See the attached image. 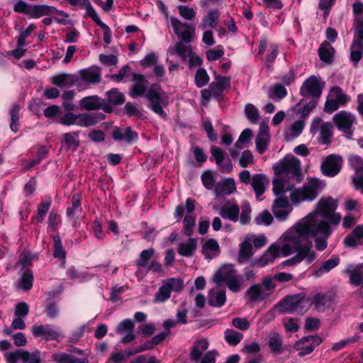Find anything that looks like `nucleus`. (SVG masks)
Segmentation results:
<instances>
[{
  "instance_id": "obj_1",
  "label": "nucleus",
  "mask_w": 363,
  "mask_h": 363,
  "mask_svg": "<svg viewBox=\"0 0 363 363\" xmlns=\"http://www.w3.org/2000/svg\"><path fill=\"white\" fill-rule=\"evenodd\" d=\"M147 86L146 83L135 82L131 88L130 96L134 99L145 94L146 99L150 102L149 108L154 113L166 119L167 114L162 108L165 104L160 93V86L155 83L147 91Z\"/></svg>"
},
{
  "instance_id": "obj_2",
  "label": "nucleus",
  "mask_w": 363,
  "mask_h": 363,
  "mask_svg": "<svg viewBox=\"0 0 363 363\" xmlns=\"http://www.w3.org/2000/svg\"><path fill=\"white\" fill-rule=\"evenodd\" d=\"M320 187V180L317 178L311 179L302 188L293 191L290 194V199L294 203L301 201H312L316 199Z\"/></svg>"
},
{
  "instance_id": "obj_3",
  "label": "nucleus",
  "mask_w": 363,
  "mask_h": 363,
  "mask_svg": "<svg viewBox=\"0 0 363 363\" xmlns=\"http://www.w3.org/2000/svg\"><path fill=\"white\" fill-rule=\"evenodd\" d=\"M275 174L280 176L284 174H290L292 177H301V168L300 160L292 156L291 158L284 157L277 164L274 166Z\"/></svg>"
},
{
  "instance_id": "obj_4",
  "label": "nucleus",
  "mask_w": 363,
  "mask_h": 363,
  "mask_svg": "<svg viewBox=\"0 0 363 363\" xmlns=\"http://www.w3.org/2000/svg\"><path fill=\"white\" fill-rule=\"evenodd\" d=\"M343 158L335 154L328 155L320 164L322 174L328 177H334L337 175L342 167Z\"/></svg>"
},
{
  "instance_id": "obj_5",
  "label": "nucleus",
  "mask_w": 363,
  "mask_h": 363,
  "mask_svg": "<svg viewBox=\"0 0 363 363\" xmlns=\"http://www.w3.org/2000/svg\"><path fill=\"white\" fill-rule=\"evenodd\" d=\"M81 110L87 111L102 110L106 113H112L111 106L104 104V99L97 95H91L83 97L79 101Z\"/></svg>"
},
{
  "instance_id": "obj_6",
  "label": "nucleus",
  "mask_w": 363,
  "mask_h": 363,
  "mask_svg": "<svg viewBox=\"0 0 363 363\" xmlns=\"http://www.w3.org/2000/svg\"><path fill=\"white\" fill-rule=\"evenodd\" d=\"M303 298L300 294L288 295L281 298L276 307L280 313H294L301 311L303 309Z\"/></svg>"
},
{
  "instance_id": "obj_7",
  "label": "nucleus",
  "mask_w": 363,
  "mask_h": 363,
  "mask_svg": "<svg viewBox=\"0 0 363 363\" xmlns=\"http://www.w3.org/2000/svg\"><path fill=\"white\" fill-rule=\"evenodd\" d=\"M32 334L35 337H42L46 341H60V338L64 335L57 330V328L50 324L37 325L32 327Z\"/></svg>"
},
{
  "instance_id": "obj_8",
  "label": "nucleus",
  "mask_w": 363,
  "mask_h": 363,
  "mask_svg": "<svg viewBox=\"0 0 363 363\" xmlns=\"http://www.w3.org/2000/svg\"><path fill=\"white\" fill-rule=\"evenodd\" d=\"M322 342V338L318 335H308L296 342L294 348L298 351V356L302 357L311 353Z\"/></svg>"
},
{
  "instance_id": "obj_9",
  "label": "nucleus",
  "mask_w": 363,
  "mask_h": 363,
  "mask_svg": "<svg viewBox=\"0 0 363 363\" xmlns=\"http://www.w3.org/2000/svg\"><path fill=\"white\" fill-rule=\"evenodd\" d=\"M348 164L354 170L356 177L353 178V184L357 190H361L363 194V159L357 155H350L348 157Z\"/></svg>"
},
{
  "instance_id": "obj_10",
  "label": "nucleus",
  "mask_w": 363,
  "mask_h": 363,
  "mask_svg": "<svg viewBox=\"0 0 363 363\" xmlns=\"http://www.w3.org/2000/svg\"><path fill=\"white\" fill-rule=\"evenodd\" d=\"M112 138L116 142H125L131 144L138 141V134L130 126L122 128L119 126H113L111 133Z\"/></svg>"
},
{
  "instance_id": "obj_11",
  "label": "nucleus",
  "mask_w": 363,
  "mask_h": 363,
  "mask_svg": "<svg viewBox=\"0 0 363 363\" xmlns=\"http://www.w3.org/2000/svg\"><path fill=\"white\" fill-rule=\"evenodd\" d=\"M322 94V87L315 76L308 78L300 89V94L302 96H312L313 98H319Z\"/></svg>"
},
{
  "instance_id": "obj_12",
  "label": "nucleus",
  "mask_w": 363,
  "mask_h": 363,
  "mask_svg": "<svg viewBox=\"0 0 363 363\" xmlns=\"http://www.w3.org/2000/svg\"><path fill=\"white\" fill-rule=\"evenodd\" d=\"M333 122L338 128L346 134H352L351 128L354 123V116L345 111H341L333 116Z\"/></svg>"
},
{
  "instance_id": "obj_13",
  "label": "nucleus",
  "mask_w": 363,
  "mask_h": 363,
  "mask_svg": "<svg viewBox=\"0 0 363 363\" xmlns=\"http://www.w3.org/2000/svg\"><path fill=\"white\" fill-rule=\"evenodd\" d=\"M219 213L224 219L230 220L234 223L237 222L239 220L240 207L235 199L228 201L220 208Z\"/></svg>"
},
{
  "instance_id": "obj_14",
  "label": "nucleus",
  "mask_w": 363,
  "mask_h": 363,
  "mask_svg": "<svg viewBox=\"0 0 363 363\" xmlns=\"http://www.w3.org/2000/svg\"><path fill=\"white\" fill-rule=\"evenodd\" d=\"M106 98L104 99V104L111 106L112 113L113 107L122 105L125 101V96L123 93L121 92L117 88H112L107 91L105 94Z\"/></svg>"
},
{
  "instance_id": "obj_15",
  "label": "nucleus",
  "mask_w": 363,
  "mask_h": 363,
  "mask_svg": "<svg viewBox=\"0 0 363 363\" xmlns=\"http://www.w3.org/2000/svg\"><path fill=\"white\" fill-rule=\"evenodd\" d=\"M312 242L306 239L302 242L301 239L296 238L293 240V247L297 254L295 255L296 258L299 262H301L308 255L309 250L312 247Z\"/></svg>"
},
{
  "instance_id": "obj_16",
  "label": "nucleus",
  "mask_w": 363,
  "mask_h": 363,
  "mask_svg": "<svg viewBox=\"0 0 363 363\" xmlns=\"http://www.w3.org/2000/svg\"><path fill=\"white\" fill-rule=\"evenodd\" d=\"M337 208V202L331 196L321 198L317 203V211L322 217L334 213Z\"/></svg>"
},
{
  "instance_id": "obj_17",
  "label": "nucleus",
  "mask_w": 363,
  "mask_h": 363,
  "mask_svg": "<svg viewBox=\"0 0 363 363\" xmlns=\"http://www.w3.org/2000/svg\"><path fill=\"white\" fill-rule=\"evenodd\" d=\"M236 270L233 264H223L214 274V281L217 284L230 279L235 276Z\"/></svg>"
},
{
  "instance_id": "obj_18",
  "label": "nucleus",
  "mask_w": 363,
  "mask_h": 363,
  "mask_svg": "<svg viewBox=\"0 0 363 363\" xmlns=\"http://www.w3.org/2000/svg\"><path fill=\"white\" fill-rule=\"evenodd\" d=\"M363 238V225H357L344 239V245L350 248H355L361 245V240Z\"/></svg>"
},
{
  "instance_id": "obj_19",
  "label": "nucleus",
  "mask_w": 363,
  "mask_h": 363,
  "mask_svg": "<svg viewBox=\"0 0 363 363\" xmlns=\"http://www.w3.org/2000/svg\"><path fill=\"white\" fill-rule=\"evenodd\" d=\"M246 295L250 301L261 302L268 298L270 296V293L265 291L260 284H255L247 289Z\"/></svg>"
},
{
  "instance_id": "obj_20",
  "label": "nucleus",
  "mask_w": 363,
  "mask_h": 363,
  "mask_svg": "<svg viewBox=\"0 0 363 363\" xmlns=\"http://www.w3.org/2000/svg\"><path fill=\"white\" fill-rule=\"evenodd\" d=\"M236 191L235 180L233 178H227L218 182L215 187V195L216 197L220 196L223 194L230 195Z\"/></svg>"
},
{
  "instance_id": "obj_21",
  "label": "nucleus",
  "mask_w": 363,
  "mask_h": 363,
  "mask_svg": "<svg viewBox=\"0 0 363 363\" xmlns=\"http://www.w3.org/2000/svg\"><path fill=\"white\" fill-rule=\"evenodd\" d=\"M345 273L350 276V281L354 286H359L363 283V263L357 265L348 264Z\"/></svg>"
},
{
  "instance_id": "obj_22",
  "label": "nucleus",
  "mask_w": 363,
  "mask_h": 363,
  "mask_svg": "<svg viewBox=\"0 0 363 363\" xmlns=\"http://www.w3.org/2000/svg\"><path fill=\"white\" fill-rule=\"evenodd\" d=\"M333 301V296L328 294L316 293L312 300V304L318 311H324Z\"/></svg>"
},
{
  "instance_id": "obj_23",
  "label": "nucleus",
  "mask_w": 363,
  "mask_h": 363,
  "mask_svg": "<svg viewBox=\"0 0 363 363\" xmlns=\"http://www.w3.org/2000/svg\"><path fill=\"white\" fill-rule=\"evenodd\" d=\"M296 230L300 235L306 237V238L308 237L314 238L319 233L317 223L313 220L299 223Z\"/></svg>"
},
{
  "instance_id": "obj_24",
  "label": "nucleus",
  "mask_w": 363,
  "mask_h": 363,
  "mask_svg": "<svg viewBox=\"0 0 363 363\" xmlns=\"http://www.w3.org/2000/svg\"><path fill=\"white\" fill-rule=\"evenodd\" d=\"M201 252L208 259H211L213 257L218 255L220 247L218 241L214 238L208 239L202 246Z\"/></svg>"
},
{
  "instance_id": "obj_25",
  "label": "nucleus",
  "mask_w": 363,
  "mask_h": 363,
  "mask_svg": "<svg viewBox=\"0 0 363 363\" xmlns=\"http://www.w3.org/2000/svg\"><path fill=\"white\" fill-rule=\"evenodd\" d=\"M209 343L206 339H199L194 342L190 352V359L191 361H199L203 352L208 349Z\"/></svg>"
},
{
  "instance_id": "obj_26",
  "label": "nucleus",
  "mask_w": 363,
  "mask_h": 363,
  "mask_svg": "<svg viewBox=\"0 0 363 363\" xmlns=\"http://www.w3.org/2000/svg\"><path fill=\"white\" fill-rule=\"evenodd\" d=\"M197 247V240L189 238L186 242H181L178 245V253L184 257H190L196 251Z\"/></svg>"
},
{
  "instance_id": "obj_27",
  "label": "nucleus",
  "mask_w": 363,
  "mask_h": 363,
  "mask_svg": "<svg viewBox=\"0 0 363 363\" xmlns=\"http://www.w3.org/2000/svg\"><path fill=\"white\" fill-rule=\"evenodd\" d=\"M79 131L68 132L63 134L62 145L67 149H70L72 151H76L79 147L80 143L79 140Z\"/></svg>"
},
{
  "instance_id": "obj_28",
  "label": "nucleus",
  "mask_w": 363,
  "mask_h": 363,
  "mask_svg": "<svg viewBox=\"0 0 363 363\" xmlns=\"http://www.w3.org/2000/svg\"><path fill=\"white\" fill-rule=\"evenodd\" d=\"M335 50L328 41L323 42L318 49V55L321 61L331 64L333 61Z\"/></svg>"
},
{
  "instance_id": "obj_29",
  "label": "nucleus",
  "mask_w": 363,
  "mask_h": 363,
  "mask_svg": "<svg viewBox=\"0 0 363 363\" xmlns=\"http://www.w3.org/2000/svg\"><path fill=\"white\" fill-rule=\"evenodd\" d=\"M265 179L266 176L263 174H255L252 176L250 184L255 193L257 199L262 196L266 190V187L264 186Z\"/></svg>"
},
{
  "instance_id": "obj_30",
  "label": "nucleus",
  "mask_w": 363,
  "mask_h": 363,
  "mask_svg": "<svg viewBox=\"0 0 363 363\" xmlns=\"http://www.w3.org/2000/svg\"><path fill=\"white\" fill-rule=\"evenodd\" d=\"M79 76L83 82L89 84H98L101 80V72L94 69H80Z\"/></svg>"
},
{
  "instance_id": "obj_31",
  "label": "nucleus",
  "mask_w": 363,
  "mask_h": 363,
  "mask_svg": "<svg viewBox=\"0 0 363 363\" xmlns=\"http://www.w3.org/2000/svg\"><path fill=\"white\" fill-rule=\"evenodd\" d=\"M30 357V353L23 350H16L15 352H9L5 354L7 363H17L19 359L27 362Z\"/></svg>"
},
{
  "instance_id": "obj_32",
  "label": "nucleus",
  "mask_w": 363,
  "mask_h": 363,
  "mask_svg": "<svg viewBox=\"0 0 363 363\" xmlns=\"http://www.w3.org/2000/svg\"><path fill=\"white\" fill-rule=\"evenodd\" d=\"M230 87V78L229 77H221L218 75L216 77V82L210 84L209 88L213 91H218L223 93L225 89Z\"/></svg>"
},
{
  "instance_id": "obj_33",
  "label": "nucleus",
  "mask_w": 363,
  "mask_h": 363,
  "mask_svg": "<svg viewBox=\"0 0 363 363\" xmlns=\"http://www.w3.org/2000/svg\"><path fill=\"white\" fill-rule=\"evenodd\" d=\"M253 255L252 246L250 240L245 239L240 245L238 262L243 263L247 261Z\"/></svg>"
},
{
  "instance_id": "obj_34",
  "label": "nucleus",
  "mask_w": 363,
  "mask_h": 363,
  "mask_svg": "<svg viewBox=\"0 0 363 363\" xmlns=\"http://www.w3.org/2000/svg\"><path fill=\"white\" fill-rule=\"evenodd\" d=\"M219 16L220 13L218 9L209 10L207 15L203 19L202 28L205 29L206 27L216 28L218 24Z\"/></svg>"
},
{
  "instance_id": "obj_35",
  "label": "nucleus",
  "mask_w": 363,
  "mask_h": 363,
  "mask_svg": "<svg viewBox=\"0 0 363 363\" xmlns=\"http://www.w3.org/2000/svg\"><path fill=\"white\" fill-rule=\"evenodd\" d=\"M20 110L21 106L17 104H13L10 110L11 121L9 126L13 133H17L19 130Z\"/></svg>"
},
{
  "instance_id": "obj_36",
  "label": "nucleus",
  "mask_w": 363,
  "mask_h": 363,
  "mask_svg": "<svg viewBox=\"0 0 363 363\" xmlns=\"http://www.w3.org/2000/svg\"><path fill=\"white\" fill-rule=\"evenodd\" d=\"M332 125L330 123H324L320 128L319 143L322 145H328L331 142L333 136Z\"/></svg>"
},
{
  "instance_id": "obj_37",
  "label": "nucleus",
  "mask_w": 363,
  "mask_h": 363,
  "mask_svg": "<svg viewBox=\"0 0 363 363\" xmlns=\"http://www.w3.org/2000/svg\"><path fill=\"white\" fill-rule=\"evenodd\" d=\"M82 196L79 194H74L71 198V206H68L66 209V216L67 217H74L75 214L82 211Z\"/></svg>"
},
{
  "instance_id": "obj_38",
  "label": "nucleus",
  "mask_w": 363,
  "mask_h": 363,
  "mask_svg": "<svg viewBox=\"0 0 363 363\" xmlns=\"http://www.w3.org/2000/svg\"><path fill=\"white\" fill-rule=\"evenodd\" d=\"M123 113L128 117L136 118L137 119H145V116L141 110L132 102H127L123 109Z\"/></svg>"
},
{
  "instance_id": "obj_39",
  "label": "nucleus",
  "mask_w": 363,
  "mask_h": 363,
  "mask_svg": "<svg viewBox=\"0 0 363 363\" xmlns=\"http://www.w3.org/2000/svg\"><path fill=\"white\" fill-rule=\"evenodd\" d=\"M340 262L338 256L333 255L330 259L325 261L316 272V276H320L323 273H328L335 267H336Z\"/></svg>"
},
{
  "instance_id": "obj_40",
  "label": "nucleus",
  "mask_w": 363,
  "mask_h": 363,
  "mask_svg": "<svg viewBox=\"0 0 363 363\" xmlns=\"http://www.w3.org/2000/svg\"><path fill=\"white\" fill-rule=\"evenodd\" d=\"M282 338L281 335L277 333H272L269 337L268 340V346L270 349V351L274 354H281V346H282Z\"/></svg>"
},
{
  "instance_id": "obj_41",
  "label": "nucleus",
  "mask_w": 363,
  "mask_h": 363,
  "mask_svg": "<svg viewBox=\"0 0 363 363\" xmlns=\"http://www.w3.org/2000/svg\"><path fill=\"white\" fill-rule=\"evenodd\" d=\"M97 123V119L95 116L83 113L77 115V125L80 127H90L94 126Z\"/></svg>"
},
{
  "instance_id": "obj_42",
  "label": "nucleus",
  "mask_w": 363,
  "mask_h": 363,
  "mask_svg": "<svg viewBox=\"0 0 363 363\" xmlns=\"http://www.w3.org/2000/svg\"><path fill=\"white\" fill-rule=\"evenodd\" d=\"M213 291H210L208 303L213 307H222L226 301V296L225 290H220L216 292L215 298L212 297Z\"/></svg>"
},
{
  "instance_id": "obj_43",
  "label": "nucleus",
  "mask_w": 363,
  "mask_h": 363,
  "mask_svg": "<svg viewBox=\"0 0 363 363\" xmlns=\"http://www.w3.org/2000/svg\"><path fill=\"white\" fill-rule=\"evenodd\" d=\"M154 248H149L143 250L139 256V258L136 259L135 264L139 268H143L148 267V262L155 254Z\"/></svg>"
},
{
  "instance_id": "obj_44",
  "label": "nucleus",
  "mask_w": 363,
  "mask_h": 363,
  "mask_svg": "<svg viewBox=\"0 0 363 363\" xmlns=\"http://www.w3.org/2000/svg\"><path fill=\"white\" fill-rule=\"evenodd\" d=\"M225 340L231 346L238 345L243 338V335L232 329L225 331Z\"/></svg>"
},
{
  "instance_id": "obj_45",
  "label": "nucleus",
  "mask_w": 363,
  "mask_h": 363,
  "mask_svg": "<svg viewBox=\"0 0 363 363\" xmlns=\"http://www.w3.org/2000/svg\"><path fill=\"white\" fill-rule=\"evenodd\" d=\"M33 280L34 277L32 270L30 269H26L21 278L20 286L23 289L28 291L33 287Z\"/></svg>"
},
{
  "instance_id": "obj_46",
  "label": "nucleus",
  "mask_w": 363,
  "mask_h": 363,
  "mask_svg": "<svg viewBox=\"0 0 363 363\" xmlns=\"http://www.w3.org/2000/svg\"><path fill=\"white\" fill-rule=\"evenodd\" d=\"M171 295V291L164 281L162 285L159 288L158 291L155 295L154 302L163 303L168 300Z\"/></svg>"
},
{
  "instance_id": "obj_47",
  "label": "nucleus",
  "mask_w": 363,
  "mask_h": 363,
  "mask_svg": "<svg viewBox=\"0 0 363 363\" xmlns=\"http://www.w3.org/2000/svg\"><path fill=\"white\" fill-rule=\"evenodd\" d=\"M169 52L172 54L178 55L185 61L186 60L187 55H189V52L192 51L191 46H186L182 42H178L174 48L169 50Z\"/></svg>"
},
{
  "instance_id": "obj_48",
  "label": "nucleus",
  "mask_w": 363,
  "mask_h": 363,
  "mask_svg": "<svg viewBox=\"0 0 363 363\" xmlns=\"http://www.w3.org/2000/svg\"><path fill=\"white\" fill-rule=\"evenodd\" d=\"M53 257L57 259H65L66 251L62 246V242L59 235L53 236Z\"/></svg>"
},
{
  "instance_id": "obj_49",
  "label": "nucleus",
  "mask_w": 363,
  "mask_h": 363,
  "mask_svg": "<svg viewBox=\"0 0 363 363\" xmlns=\"http://www.w3.org/2000/svg\"><path fill=\"white\" fill-rule=\"evenodd\" d=\"M195 225V217L186 215L183 220V234L187 237H191L194 234Z\"/></svg>"
},
{
  "instance_id": "obj_50",
  "label": "nucleus",
  "mask_w": 363,
  "mask_h": 363,
  "mask_svg": "<svg viewBox=\"0 0 363 363\" xmlns=\"http://www.w3.org/2000/svg\"><path fill=\"white\" fill-rule=\"evenodd\" d=\"M201 182L203 186L208 190H214L216 186V179L214 178L213 172L207 169L206 170L201 177Z\"/></svg>"
},
{
  "instance_id": "obj_51",
  "label": "nucleus",
  "mask_w": 363,
  "mask_h": 363,
  "mask_svg": "<svg viewBox=\"0 0 363 363\" xmlns=\"http://www.w3.org/2000/svg\"><path fill=\"white\" fill-rule=\"evenodd\" d=\"M51 206V200L46 201H42L38 206L37 216L33 217L32 219H36L38 223H40L43 221L44 216L46 215Z\"/></svg>"
},
{
  "instance_id": "obj_52",
  "label": "nucleus",
  "mask_w": 363,
  "mask_h": 363,
  "mask_svg": "<svg viewBox=\"0 0 363 363\" xmlns=\"http://www.w3.org/2000/svg\"><path fill=\"white\" fill-rule=\"evenodd\" d=\"M363 52V43L359 41H354L351 46L350 58L355 62H357L362 57Z\"/></svg>"
},
{
  "instance_id": "obj_53",
  "label": "nucleus",
  "mask_w": 363,
  "mask_h": 363,
  "mask_svg": "<svg viewBox=\"0 0 363 363\" xmlns=\"http://www.w3.org/2000/svg\"><path fill=\"white\" fill-rule=\"evenodd\" d=\"M52 13V8L48 6H34L30 12L31 18H40Z\"/></svg>"
},
{
  "instance_id": "obj_54",
  "label": "nucleus",
  "mask_w": 363,
  "mask_h": 363,
  "mask_svg": "<svg viewBox=\"0 0 363 363\" xmlns=\"http://www.w3.org/2000/svg\"><path fill=\"white\" fill-rule=\"evenodd\" d=\"M245 113L247 119L253 123H257L259 118V110L252 104H246Z\"/></svg>"
},
{
  "instance_id": "obj_55",
  "label": "nucleus",
  "mask_w": 363,
  "mask_h": 363,
  "mask_svg": "<svg viewBox=\"0 0 363 363\" xmlns=\"http://www.w3.org/2000/svg\"><path fill=\"white\" fill-rule=\"evenodd\" d=\"M210 80L206 69H197L195 74V84L197 87L201 88L208 84Z\"/></svg>"
},
{
  "instance_id": "obj_56",
  "label": "nucleus",
  "mask_w": 363,
  "mask_h": 363,
  "mask_svg": "<svg viewBox=\"0 0 363 363\" xmlns=\"http://www.w3.org/2000/svg\"><path fill=\"white\" fill-rule=\"evenodd\" d=\"M191 150L193 152L194 158L197 162L196 167H202L203 163L207 160V155L204 153L203 150L196 145H192Z\"/></svg>"
},
{
  "instance_id": "obj_57",
  "label": "nucleus",
  "mask_w": 363,
  "mask_h": 363,
  "mask_svg": "<svg viewBox=\"0 0 363 363\" xmlns=\"http://www.w3.org/2000/svg\"><path fill=\"white\" fill-rule=\"evenodd\" d=\"M69 76L68 74L60 73L52 77V82L55 85L62 88L72 84V83L69 82Z\"/></svg>"
},
{
  "instance_id": "obj_58",
  "label": "nucleus",
  "mask_w": 363,
  "mask_h": 363,
  "mask_svg": "<svg viewBox=\"0 0 363 363\" xmlns=\"http://www.w3.org/2000/svg\"><path fill=\"white\" fill-rule=\"evenodd\" d=\"M164 281L169 288L171 292L172 291L179 292L184 288V281L180 278H169Z\"/></svg>"
},
{
  "instance_id": "obj_59",
  "label": "nucleus",
  "mask_w": 363,
  "mask_h": 363,
  "mask_svg": "<svg viewBox=\"0 0 363 363\" xmlns=\"http://www.w3.org/2000/svg\"><path fill=\"white\" fill-rule=\"evenodd\" d=\"M171 25L174 29V32L179 37L183 31H184L188 28H191V25L186 23H182L177 18L174 17H172L170 18Z\"/></svg>"
},
{
  "instance_id": "obj_60",
  "label": "nucleus",
  "mask_w": 363,
  "mask_h": 363,
  "mask_svg": "<svg viewBox=\"0 0 363 363\" xmlns=\"http://www.w3.org/2000/svg\"><path fill=\"white\" fill-rule=\"evenodd\" d=\"M134 323L130 319H124L121 321L116 329V333L122 335L126 332L134 330Z\"/></svg>"
},
{
  "instance_id": "obj_61",
  "label": "nucleus",
  "mask_w": 363,
  "mask_h": 363,
  "mask_svg": "<svg viewBox=\"0 0 363 363\" xmlns=\"http://www.w3.org/2000/svg\"><path fill=\"white\" fill-rule=\"evenodd\" d=\"M272 222L273 217L267 210H264L259 216L255 218V223L257 225L264 224L265 225H269Z\"/></svg>"
},
{
  "instance_id": "obj_62",
  "label": "nucleus",
  "mask_w": 363,
  "mask_h": 363,
  "mask_svg": "<svg viewBox=\"0 0 363 363\" xmlns=\"http://www.w3.org/2000/svg\"><path fill=\"white\" fill-rule=\"evenodd\" d=\"M241 215L240 217V222L242 225H247L250 221V213L252 211L250 205L249 203L243 204L241 207Z\"/></svg>"
},
{
  "instance_id": "obj_63",
  "label": "nucleus",
  "mask_w": 363,
  "mask_h": 363,
  "mask_svg": "<svg viewBox=\"0 0 363 363\" xmlns=\"http://www.w3.org/2000/svg\"><path fill=\"white\" fill-rule=\"evenodd\" d=\"M178 10L180 16L186 20H193L196 16L195 11L189 6L181 5Z\"/></svg>"
},
{
  "instance_id": "obj_64",
  "label": "nucleus",
  "mask_w": 363,
  "mask_h": 363,
  "mask_svg": "<svg viewBox=\"0 0 363 363\" xmlns=\"http://www.w3.org/2000/svg\"><path fill=\"white\" fill-rule=\"evenodd\" d=\"M52 359L57 363H72V355L66 352L55 353L52 355Z\"/></svg>"
}]
</instances>
